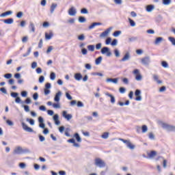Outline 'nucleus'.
I'll return each instance as SVG.
<instances>
[{
	"label": "nucleus",
	"instance_id": "obj_1",
	"mask_svg": "<svg viewBox=\"0 0 175 175\" xmlns=\"http://www.w3.org/2000/svg\"><path fill=\"white\" fill-rule=\"evenodd\" d=\"M94 165L97 166V167H105L106 166V163L103 161L100 158H96L94 159Z\"/></svg>",
	"mask_w": 175,
	"mask_h": 175
},
{
	"label": "nucleus",
	"instance_id": "obj_2",
	"mask_svg": "<svg viewBox=\"0 0 175 175\" xmlns=\"http://www.w3.org/2000/svg\"><path fill=\"white\" fill-rule=\"evenodd\" d=\"M162 128L166 129L168 132H175V126L162 123Z\"/></svg>",
	"mask_w": 175,
	"mask_h": 175
},
{
	"label": "nucleus",
	"instance_id": "obj_3",
	"mask_svg": "<svg viewBox=\"0 0 175 175\" xmlns=\"http://www.w3.org/2000/svg\"><path fill=\"white\" fill-rule=\"evenodd\" d=\"M101 54H106L107 57H111V51H110V49L107 46H104L100 50Z\"/></svg>",
	"mask_w": 175,
	"mask_h": 175
},
{
	"label": "nucleus",
	"instance_id": "obj_4",
	"mask_svg": "<svg viewBox=\"0 0 175 175\" xmlns=\"http://www.w3.org/2000/svg\"><path fill=\"white\" fill-rule=\"evenodd\" d=\"M150 62H151V60L150 59V57L148 56L143 57L141 59V64H142V65H144L145 66H148V65H150Z\"/></svg>",
	"mask_w": 175,
	"mask_h": 175
},
{
	"label": "nucleus",
	"instance_id": "obj_5",
	"mask_svg": "<svg viewBox=\"0 0 175 175\" xmlns=\"http://www.w3.org/2000/svg\"><path fill=\"white\" fill-rule=\"evenodd\" d=\"M12 98H15L16 103H20L21 102V98L18 97V94L17 92H12L10 94Z\"/></svg>",
	"mask_w": 175,
	"mask_h": 175
},
{
	"label": "nucleus",
	"instance_id": "obj_6",
	"mask_svg": "<svg viewBox=\"0 0 175 175\" xmlns=\"http://www.w3.org/2000/svg\"><path fill=\"white\" fill-rule=\"evenodd\" d=\"M22 128L23 131H25L26 132H29V133H33V129L32 128L27 126L24 122H21Z\"/></svg>",
	"mask_w": 175,
	"mask_h": 175
},
{
	"label": "nucleus",
	"instance_id": "obj_7",
	"mask_svg": "<svg viewBox=\"0 0 175 175\" xmlns=\"http://www.w3.org/2000/svg\"><path fill=\"white\" fill-rule=\"evenodd\" d=\"M142 91L139 89H137L135 92V96H137L135 98V100H137V102H140V100H142Z\"/></svg>",
	"mask_w": 175,
	"mask_h": 175
},
{
	"label": "nucleus",
	"instance_id": "obj_8",
	"mask_svg": "<svg viewBox=\"0 0 175 175\" xmlns=\"http://www.w3.org/2000/svg\"><path fill=\"white\" fill-rule=\"evenodd\" d=\"M38 122H39V127L42 129H44L46 124H44V119L43 117L40 116L38 117Z\"/></svg>",
	"mask_w": 175,
	"mask_h": 175
},
{
	"label": "nucleus",
	"instance_id": "obj_9",
	"mask_svg": "<svg viewBox=\"0 0 175 175\" xmlns=\"http://www.w3.org/2000/svg\"><path fill=\"white\" fill-rule=\"evenodd\" d=\"M111 29H113V27H110L108 29H107L105 31L100 33V38H106L109 33H110Z\"/></svg>",
	"mask_w": 175,
	"mask_h": 175
},
{
	"label": "nucleus",
	"instance_id": "obj_10",
	"mask_svg": "<svg viewBox=\"0 0 175 175\" xmlns=\"http://www.w3.org/2000/svg\"><path fill=\"white\" fill-rule=\"evenodd\" d=\"M63 117L67 120V121H70L72 120L73 116L70 113H68L66 111H64L62 113Z\"/></svg>",
	"mask_w": 175,
	"mask_h": 175
},
{
	"label": "nucleus",
	"instance_id": "obj_11",
	"mask_svg": "<svg viewBox=\"0 0 175 175\" xmlns=\"http://www.w3.org/2000/svg\"><path fill=\"white\" fill-rule=\"evenodd\" d=\"M13 154L14 155H21V154H23V148L18 146L14 150Z\"/></svg>",
	"mask_w": 175,
	"mask_h": 175
},
{
	"label": "nucleus",
	"instance_id": "obj_12",
	"mask_svg": "<svg viewBox=\"0 0 175 175\" xmlns=\"http://www.w3.org/2000/svg\"><path fill=\"white\" fill-rule=\"evenodd\" d=\"M62 95V92L61 91H58L54 97V100L56 103H59V100H61V96Z\"/></svg>",
	"mask_w": 175,
	"mask_h": 175
},
{
	"label": "nucleus",
	"instance_id": "obj_13",
	"mask_svg": "<svg viewBox=\"0 0 175 175\" xmlns=\"http://www.w3.org/2000/svg\"><path fill=\"white\" fill-rule=\"evenodd\" d=\"M53 118L55 125H59L61 124V121H59V116H58V114H55Z\"/></svg>",
	"mask_w": 175,
	"mask_h": 175
},
{
	"label": "nucleus",
	"instance_id": "obj_14",
	"mask_svg": "<svg viewBox=\"0 0 175 175\" xmlns=\"http://www.w3.org/2000/svg\"><path fill=\"white\" fill-rule=\"evenodd\" d=\"M67 142L68 143H71V144H73L74 147H77V148L80 147V144L76 143V140L75 139V138H71L70 139H68Z\"/></svg>",
	"mask_w": 175,
	"mask_h": 175
},
{
	"label": "nucleus",
	"instance_id": "obj_15",
	"mask_svg": "<svg viewBox=\"0 0 175 175\" xmlns=\"http://www.w3.org/2000/svg\"><path fill=\"white\" fill-rule=\"evenodd\" d=\"M1 21H2L5 24L10 25V24H13L14 20L12 18H9L7 19H1Z\"/></svg>",
	"mask_w": 175,
	"mask_h": 175
},
{
	"label": "nucleus",
	"instance_id": "obj_16",
	"mask_svg": "<svg viewBox=\"0 0 175 175\" xmlns=\"http://www.w3.org/2000/svg\"><path fill=\"white\" fill-rule=\"evenodd\" d=\"M131 58V55L129 54V52H127L124 55L123 58L121 59V62H125V61H129V59Z\"/></svg>",
	"mask_w": 175,
	"mask_h": 175
},
{
	"label": "nucleus",
	"instance_id": "obj_17",
	"mask_svg": "<svg viewBox=\"0 0 175 175\" xmlns=\"http://www.w3.org/2000/svg\"><path fill=\"white\" fill-rule=\"evenodd\" d=\"M76 13H77V11L75 7H71L68 10L69 16H76Z\"/></svg>",
	"mask_w": 175,
	"mask_h": 175
},
{
	"label": "nucleus",
	"instance_id": "obj_18",
	"mask_svg": "<svg viewBox=\"0 0 175 175\" xmlns=\"http://www.w3.org/2000/svg\"><path fill=\"white\" fill-rule=\"evenodd\" d=\"M105 95L106 96H109L111 98L110 102L111 103H112V105H114V103H116V97H114L113 94H111L110 93L107 92Z\"/></svg>",
	"mask_w": 175,
	"mask_h": 175
},
{
	"label": "nucleus",
	"instance_id": "obj_19",
	"mask_svg": "<svg viewBox=\"0 0 175 175\" xmlns=\"http://www.w3.org/2000/svg\"><path fill=\"white\" fill-rule=\"evenodd\" d=\"M106 81L107 83H113V84H117V83H118V78H107Z\"/></svg>",
	"mask_w": 175,
	"mask_h": 175
},
{
	"label": "nucleus",
	"instance_id": "obj_20",
	"mask_svg": "<svg viewBox=\"0 0 175 175\" xmlns=\"http://www.w3.org/2000/svg\"><path fill=\"white\" fill-rule=\"evenodd\" d=\"M74 78L75 80H77V81H80V80L83 79V75L80 72H77L75 74Z\"/></svg>",
	"mask_w": 175,
	"mask_h": 175
},
{
	"label": "nucleus",
	"instance_id": "obj_21",
	"mask_svg": "<svg viewBox=\"0 0 175 175\" xmlns=\"http://www.w3.org/2000/svg\"><path fill=\"white\" fill-rule=\"evenodd\" d=\"M98 25H102V23L94 22V23H92V25H90L89 26L88 29H94V28H95V27H96Z\"/></svg>",
	"mask_w": 175,
	"mask_h": 175
},
{
	"label": "nucleus",
	"instance_id": "obj_22",
	"mask_svg": "<svg viewBox=\"0 0 175 175\" xmlns=\"http://www.w3.org/2000/svg\"><path fill=\"white\" fill-rule=\"evenodd\" d=\"M154 8L155 6L154 5H148L146 6V10L148 12V13H151Z\"/></svg>",
	"mask_w": 175,
	"mask_h": 175
},
{
	"label": "nucleus",
	"instance_id": "obj_23",
	"mask_svg": "<svg viewBox=\"0 0 175 175\" xmlns=\"http://www.w3.org/2000/svg\"><path fill=\"white\" fill-rule=\"evenodd\" d=\"M53 36H54V33L52 31L45 33V39L46 40H50Z\"/></svg>",
	"mask_w": 175,
	"mask_h": 175
},
{
	"label": "nucleus",
	"instance_id": "obj_24",
	"mask_svg": "<svg viewBox=\"0 0 175 175\" xmlns=\"http://www.w3.org/2000/svg\"><path fill=\"white\" fill-rule=\"evenodd\" d=\"M12 13L13 12L11 10L6 11L2 13L1 14H0V17H6V16H10V14H12Z\"/></svg>",
	"mask_w": 175,
	"mask_h": 175
},
{
	"label": "nucleus",
	"instance_id": "obj_25",
	"mask_svg": "<svg viewBox=\"0 0 175 175\" xmlns=\"http://www.w3.org/2000/svg\"><path fill=\"white\" fill-rule=\"evenodd\" d=\"M74 137H75L78 143H81V137H80V135H79L78 133H75Z\"/></svg>",
	"mask_w": 175,
	"mask_h": 175
},
{
	"label": "nucleus",
	"instance_id": "obj_26",
	"mask_svg": "<svg viewBox=\"0 0 175 175\" xmlns=\"http://www.w3.org/2000/svg\"><path fill=\"white\" fill-rule=\"evenodd\" d=\"M20 103H22V104L25 103L26 105H30V103H31V100L30 98H27L24 101L21 100Z\"/></svg>",
	"mask_w": 175,
	"mask_h": 175
},
{
	"label": "nucleus",
	"instance_id": "obj_27",
	"mask_svg": "<svg viewBox=\"0 0 175 175\" xmlns=\"http://www.w3.org/2000/svg\"><path fill=\"white\" fill-rule=\"evenodd\" d=\"M57 3H52V5H51V10L50 12L51 14L54 13V11L55 10V8H57Z\"/></svg>",
	"mask_w": 175,
	"mask_h": 175
},
{
	"label": "nucleus",
	"instance_id": "obj_28",
	"mask_svg": "<svg viewBox=\"0 0 175 175\" xmlns=\"http://www.w3.org/2000/svg\"><path fill=\"white\" fill-rule=\"evenodd\" d=\"M102 59H103V57H102V56L98 57V58L96 59L95 64L96 65L100 64V63L102 62Z\"/></svg>",
	"mask_w": 175,
	"mask_h": 175
},
{
	"label": "nucleus",
	"instance_id": "obj_29",
	"mask_svg": "<svg viewBox=\"0 0 175 175\" xmlns=\"http://www.w3.org/2000/svg\"><path fill=\"white\" fill-rule=\"evenodd\" d=\"M155 155H157V152L155 150H152L148 154L149 158H153V157H155Z\"/></svg>",
	"mask_w": 175,
	"mask_h": 175
},
{
	"label": "nucleus",
	"instance_id": "obj_30",
	"mask_svg": "<svg viewBox=\"0 0 175 175\" xmlns=\"http://www.w3.org/2000/svg\"><path fill=\"white\" fill-rule=\"evenodd\" d=\"M29 28V29H31V32H35V25L33 24V23L30 22Z\"/></svg>",
	"mask_w": 175,
	"mask_h": 175
},
{
	"label": "nucleus",
	"instance_id": "obj_31",
	"mask_svg": "<svg viewBox=\"0 0 175 175\" xmlns=\"http://www.w3.org/2000/svg\"><path fill=\"white\" fill-rule=\"evenodd\" d=\"M162 40H163V38H162V37L157 38L154 41V44H159V43H161V42H162Z\"/></svg>",
	"mask_w": 175,
	"mask_h": 175
},
{
	"label": "nucleus",
	"instance_id": "obj_32",
	"mask_svg": "<svg viewBox=\"0 0 175 175\" xmlns=\"http://www.w3.org/2000/svg\"><path fill=\"white\" fill-rule=\"evenodd\" d=\"M31 51H32V48L29 47L27 51V53H24L23 55V57H28V55H29L31 54Z\"/></svg>",
	"mask_w": 175,
	"mask_h": 175
},
{
	"label": "nucleus",
	"instance_id": "obj_33",
	"mask_svg": "<svg viewBox=\"0 0 175 175\" xmlns=\"http://www.w3.org/2000/svg\"><path fill=\"white\" fill-rule=\"evenodd\" d=\"M122 31L120 30L116 31L113 33V36H114V38H118V36H120V35L121 34Z\"/></svg>",
	"mask_w": 175,
	"mask_h": 175
},
{
	"label": "nucleus",
	"instance_id": "obj_34",
	"mask_svg": "<svg viewBox=\"0 0 175 175\" xmlns=\"http://www.w3.org/2000/svg\"><path fill=\"white\" fill-rule=\"evenodd\" d=\"M78 21L79 23H85V21H87V19L84 16H79L78 18Z\"/></svg>",
	"mask_w": 175,
	"mask_h": 175
},
{
	"label": "nucleus",
	"instance_id": "obj_35",
	"mask_svg": "<svg viewBox=\"0 0 175 175\" xmlns=\"http://www.w3.org/2000/svg\"><path fill=\"white\" fill-rule=\"evenodd\" d=\"M88 50L89 51H95V45H94V44L88 45Z\"/></svg>",
	"mask_w": 175,
	"mask_h": 175
},
{
	"label": "nucleus",
	"instance_id": "obj_36",
	"mask_svg": "<svg viewBox=\"0 0 175 175\" xmlns=\"http://www.w3.org/2000/svg\"><path fill=\"white\" fill-rule=\"evenodd\" d=\"M153 79L158 84H162V81L159 79L158 75H154Z\"/></svg>",
	"mask_w": 175,
	"mask_h": 175
},
{
	"label": "nucleus",
	"instance_id": "obj_37",
	"mask_svg": "<svg viewBox=\"0 0 175 175\" xmlns=\"http://www.w3.org/2000/svg\"><path fill=\"white\" fill-rule=\"evenodd\" d=\"M22 154H31V150L29 148H22Z\"/></svg>",
	"mask_w": 175,
	"mask_h": 175
},
{
	"label": "nucleus",
	"instance_id": "obj_38",
	"mask_svg": "<svg viewBox=\"0 0 175 175\" xmlns=\"http://www.w3.org/2000/svg\"><path fill=\"white\" fill-rule=\"evenodd\" d=\"M26 121L30 124V125H35V120L26 118Z\"/></svg>",
	"mask_w": 175,
	"mask_h": 175
},
{
	"label": "nucleus",
	"instance_id": "obj_39",
	"mask_svg": "<svg viewBox=\"0 0 175 175\" xmlns=\"http://www.w3.org/2000/svg\"><path fill=\"white\" fill-rule=\"evenodd\" d=\"M129 21L131 27H135L136 26V23L135 21L131 19V18H129Z\"/></svg>",
	"mask_w": 175,
	"mask_h": 175
},
{
	"label": "nucleus",
	"instance_id": "obj_40",
	"mask_svg": "<svg viewBox=\"0 0 175 175\" xmlns=\"http://www.w3.org/2000/svg\"><path fill=\"white\" fill-rule=\"evenodd\" d=\"M162 2L163 5L167 6L168 5H170V3H172V0H163Z\"/></svg>",
	"mask_w": 175,
	"mask_h": 175
},
{
	"label": "nucleus",
	"instance_id": "obj_41",
	"mask_svg": "<svg viewBox=\"0 0 175 175\" xmlns=\"http://www.w3.org/2000/svg\"><path fill=\"white\" fill-rule=\"evenodd\" d=\"M21 95L22 98H27V96H28V92L23 90L21 92Z\"/></svg>",
	"mask_w": 175,
	"mask_h": 175
},
{
	"label": "nucleus",
	"instance_id": "obj_42",
	"mask_svg": "<svg viewBox=\"0 0 175 175\" xmlns=\"http://www.w3.org/2000/svg\"><path fill=\"white\" fill-rule=\"evenodd\" d=\"M126 146L128 147V148H130V150H134L135 149V145L132 144L131 143V142H129Z\"/></svg>",
	"mask_w": 175,
	"mask_h": 175
},
{
	"label": "nucleus",
	"instance_id": "obj_43",
	"mask_svg": "<svg viewBox=\"0 0 175 175\" xmlns=\"http://www.w3.org/2000/svg\"><path fill=\"white\" fill-rule=\"evenodd\" d=\"M105 44L107 46H109V44H111V38L108 37L106 40H105Z\"/></svg>",
	"mask_w": 175,
	"mask_h": 175
},
{
	"label": "nucleus",
	"instance_id": "obj_44",
	"mask_svg": "<svg viewBox=\"0 0 175 175\" xmlns=\"http://www.w3.org/2000/svg\"><path fill=\"white\" fill-rule=\"evenodd\" d=\"M142 133H146L148 131V127L146 125H143L142 127Z\"/></svg>",
	"mask_w": 175,
	"mask_h": 175
},
{
	"label": "nucleus",
	"instance_id": "obj_45",
	"mask_svg": "<svg viewBox=\"0 0 175 175\" xmlns=\"http://www.w3.org/2000/svg\"><path fill=\"white\" fill-rule=\"evenodd\" d=\"M161 66H163V68H169V64H167L166 61H163L161 62Z\"/></svg>",
	"mask_w": 175,
	"mask_h": 175
},
{
	"label": "nucleus",
	"instance_id": "obj_46",
	"mask_svg": "<svg viewBox=\"0 0 175 175\" xmlns=\"http://www.w3.org/2000/svg\"><path fill=\"white\" fill-rule=\"evenodd\" d=\"M12 73H7L3 75V77L7 79H12Z\"/></svg>",
	"mask_w": 175,
	"mask_h": 175
},
{
	"label": "nucleus",
	"instance_id": "obj_47",
	"mask_svg": "<svg viewBox=\"0 0 175 175\" xmlns=\"http://www.w3.org/2000/svg\"><path fill=\"white\" fill-rule=\"evenodd\" d=\"M126 92V89L125 88H124V87H120V88H119V92H120V94H125Z\"/></svg>",
	"mask_w": 175,
	"mask_h": 175
},
{
	"label": "nucleus",
	"instance_id": "obj_48",
	"mask_svg": "<svg viewBox=\"0 0 175 175\" xmlns=\"http://www.w3.org/2000/svg\"><path fill=\"white\" fill-rule=\"evenodd\" d=\"M0 92H2L3 94H5V95H8V90H6L5 88H0Z\"/></svg>",
	"mask_w": 175,
	"mask_h": 175
},
{
	"label": "nucleus",
	"instance_id": "obj_49",
	"mask_svg": "<svg viewBox=\"0 0 175 175\" xmlns=\"http://www.w3.org/2000/svg\"><path fill=\"white\" fill-rule=\"evenodd\" d=\"M81 14H88V10L87 8H82L81 10Z\"/></svg>",
	"mask_w": 175,
	"mask_h": 175
},
{
	"label": "nucleus",
	"instance_id": "obj_50",
	"mask_svg": "<svg viewBox=\"0 0 175 175\" xmlns=\"http://www.w3.org/2000/svg\"><path fill=\"white\" fill-rule=\"evenodd\" d=\"M32 96L34 100H38V99L39 98V94H38V92H36L33 94Z\"/></svg>",
	"mask_w": 175,
	"mask_h": 175
},
{
	"label": "nucleus",
	"instance_id": "obj_51",
	"mask_svg": "<svg viewBox=\"0 0 175 175\" xmlns=\"http://www.w3.org/2000/svg\"><path fill=\"white\" fill-rule=\"evenodd\" d=\"M168 40H170V42H171L173 46H175V38L173 37H169Z\"/></svg>",
	"mask_w": 175,
	"mask_h": 175
},
{
	"label": "nucleus",
	"instance_id": "obj_52",
	"mask_svg": "<svg viewBox=\"0 0 175 175\" xmlns=\"http://www.w3.org/2000/svg\"><path fill=\"white\" fill-rule=\"evenodd\" d=\"M52 106L54 107V109H59V107H61L59 103H53Z\"/></svg>",
	"mask_w": 175,
	"mask_h": 175
},
{
	"label": "nucleus",
	"instance_id": "obj_53",
	"mask_svg": "<svg viewBox=\"0 0 175 175\" xmlns=\"http://www.w3.org/2000/svg\"><path fill=\"white\" fill-rule=\"evenodd\" d=\"M117 43H118V40L117 39H113L112 42H111V46H117Z\"/></svg>",
	"mask_w": 175,
	"mask_h": 175
},
{
	"label": "nucleus",
	"instance_id": "obj_54",
	"mask_svg": "<svg viewBox=\"0 0 175 175\" xmlns=\"http://www.w3.org/2000/svg\"><path fill=\"white\" fill-rule=\"evenodd\" d=\"M38 82L42 84V83H44V77L43 75H41L40 77H39V79H38Z\"/></svg>",
	"mask_w": 175,
	"mask_h": 175
},
{
	"label": "nucleus",
	"instance_id": "obj_55",
	"mask_svg": "<svg viewBox=\"0 0 175 175\" xmlns=\"http://www.w3.org/2000/svg\"><path fill=\"white\" fill-rule=\"evenodd\" d=\"M6 123L8 124V125H9V126H13V125H14V123L13 122V121L10 120H7Z\"/></svg>",
	"mask_w": 175,
	"mask_h": 175
},
{
	"label": "nucleus",
	"instance_id": "obj_56",
	"mask_svg": "<svg viewBox=\"0 0 175 175\" xmlns=\"http://www.w3.org/2000/svg\"><path fill=\"white\" fill-rule=\"evenodd\" d=\"M113 53L115 54V56L118 58V57H120V51H118V49H115L113 51Z\"/></svg>",
	"mask_w": 175,
	"mask_h": 175
},
{
	"label": "nucleus",
	"instance_id": "obj_57",
	"mask_svg": "<svg viewBox=\"0 0 175 175\" xmlns=\"http://www.w3.org/2000/svg\"><path fill=\"white\" fill-rule=\"evenodd\" d=\"M77 107H84V103L81 101H77Z\"/></svg>",
	"mask_w": 175,
	"mask_h": 175
},
{
	"label": "nucleus",
	"instance_id": "obj_58",
	"mask_svg": "<svg viewBox=\"0 0 175 175\" xmlns=\"http://www.w3.org/2000/svg\"><path fill=\"white\" fill-rule=\"evenodd\" d=\"M142 79V77L141 74H138L137 75H135V80H137V81H140Z\"/></svg>",
	"mask_w": 175,
	"mask_h": 175
},
{
	"label": "nucleus",
	"instance_id": "obj_59",
	"mask_svg": "<svg viewBox=\"0 0 175 175\" xmlns=\"http://www.w3.org/2000/svg\"><path fill=\"white\" fill-rule=\"evenodd\" d=\"M38 137H39L40 142H43L46 140V138L44 137V136H43L42 135H39Z\"/></svg>",
	"mask_w": 175,
	"mask_h": 175
},
{
	"label": "nucleus",
	"instance_id": "obj_60",
	"mask_svg": "<svg viewBox=\"0 0 175 175\" xmlns=\"http://www.w3.org/2000/svg\"><path fill=\"white\" fill-rule=\"evenodd\" d=\"M101 137H102L103 139H107V137H109V133H107V132L104 133L102 135Z\"/></svg>",
	"mask_w": 175,
	"mask_h": 175
},
{
	"label": "nucleus",
	"instance_id": "obj_61",
	"mask_svg": "<svg viewBox=\"0 0 175 175\" xmlns=\"http://www.w3.org/2000/svg\"><path fill=\"white\" fill-rule=\"evenodd\" d=\"M22 107L24 108L25 111H26V113H28V111H29V106L28 105H22Z\"/></svg>",
	"mask_w": 175,
	"mask_h": 175
},
{
	"label": "nucleus",
	"instance_id": "obj_62",
	"mask_svg": "<svg viewBox=\"0 0 175 175\" xmlns=\"http://www.w3.org/2000/svg\"><path fill=\"white\" fill-rule=\"evenodd\" d=\"M51 80H55V72H51L50 75Z\"/></svg>",
	"mask_w": 175,
	"mask_h": 175
},
{
	"label": "nucleus",
	"instance_id": "obj_63",
	"mask_svg": "<svg viewBox=\"0 0 175 175\" xmlns=\"http://www.w3.org/2000/svg\"><path fill=\"white\" fill-rule=\"evenodd\" d=\"M137 40V37H131L129 38V42H135Z\"/></svg>",
	"mask_w": 175,
	"mask_h": 175
},
{
	"label": "nucleus",
	"instance_id": "obj_64",
	"mask_svg": "<svg viewBox=\"0 0 175 175\" xmlns=\"http://www.w3.org/2000/svg\"><path fill=\"white\" fill-rule=\"evenodd\" d=\"M84 39H85V36H84V34H81L78 36L79 40H84Z\"/></svg>",
	"mask_w": 175,
	"mask_h": 175
}]
</instances>
